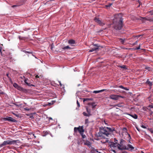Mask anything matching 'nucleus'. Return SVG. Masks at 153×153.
<instances>
[{"label":"nucleus","instance_id":"nucleus-1","mask_svg":"<svg viewBox=\"0 0 153 153\" xmlns=\"http://www.w3.org/2000/svg\"><path fill=\"white\" fill-rule=\"evenodd\" d=\"M122 16L121 14H116L114 18L113 19V25L114 28L116 30H120L123 26L122 18Z\"/></svg>","mask_w":153,"mask_h":153},{"label":"nucleus","instance_id":"nucleus-2","mask_svg":"<svg viewBox=\"0 0 153 153\" xmlns=\"http://www.w3.org/2000/svg\"><path fill=\"white\" fill-rule=\"evenodd\" d=\"M124 142V140L121 139L120 140V144L112 142L110 144V147L111 148H117L119 149L120 150H124V149H127L126 146L123 145V143Z\"/></svg>","mask_w":153,"mask_h":153},{"label":"nucleus","instance_id":"nucleus-3","mask_svg":"<svg viewBox=\"0 0 153 153\" xmlns=\"http://www.w3.org/2000/svg\"><path fill=\"white\" fill-rule=\"evenodd\" d=\"M17 141V140H7L4 141L2 144L0 145V146L1 147H2L7 145L14 144L16 143Z\"/></svg>","mask_w":153,"mask_h":153},{"label":"nucleus","instance_id":"nucleus-4","mask_svg":"<svg viewBox=\"0 0 153 153\" xmlns=\"http://www.w3.org/2000/svg\"><path fill=\"white\" fill-rule=\"evenodd\" d=\"M100 132L108 137L110 134V133L108 132L107 129L105 127H101L100 129Z\"/></svg>","mask_w":153,"mask_h":153},{"label":"nucleus","instance_id":"nucleus-5","mask_svg":"<svg viewBox=\"0 0 153 153\" xmlns=\"http://www.w3.org/2000/svg\"><path fill=\"white\" fill-rule=\"evenodd\" d=\"M83 126H79L78 127H75L74 129V131L76 132L78 131L81 135L83 134L84 130L83 129Z\"/></svg>","mask_w":153,"mask_h":153},{"label":"nucleus","instance_id":"nucleus-6","mask_svg":"<svg viewBox=\"0 0 153 153\" xmlns=\"http://www.w3.org/2000/svg\"><path fill=\"white\" fill-rule=\"evenodd\" d=\"M20 1V2L12 6H11L12 8L14 9H18V7H19V6L22 4L24 3L25 1L24 0H21Z\"/></svg>","mask_w":153,"mask_h":153},{"label":"nucleus","instance_id":"nucleus-7","mask_svg":"<svg viewBox=\"0 0 153 153\" xmlns=\"http://www.w3.org/2000/svg\"><path fill=\"white\" fill-rule=\"evenodd\" d=\"M120 97L123 98V97L120 95L115 94H111L109 96L110 99L115 100H118Z\"/></svg>","mask_w":153,"mask_h":153},{"label":"nucleus","instance_id":"nucleus-8","mask_svg":"<svg viewBox=\"0 0 153 153\" xmlns=\"http://www.w3.org/2000/svg\"><path fill=\"white\" fill-rule=\"evenodd\" d=\"M95 22L97 23L100 26H103L105 24V23L102 21L99 18L95 17L94 19Z\"/></svg>","mask_w":153,"mask_h":153},{"label":"nucleus","instance_id":"nucleus-9","mask_svg":"<svg viewBox=\"0 0 153 153\" xmlns=\"http://www.w3.org/2000/svg\"><path fill=\"white\" fill-rule=\"evenodd\" d=\"M4 120L5 121H8L11 122H16V120L13 119L11 117H6L4 118Z\"/></svg>","mask_w":153,"mask_h":153},{"label":"nucleus","instance_id":"nucleus-10","mask_svg":"<svg viewBox=\"0 0 153 153\" xmlns=\"http://www.w3.org/2000/svg\"><path fill=\"white\" fill-rule=\"evenodd\" d=\"M126 147L127 149H126V150H132L134 149V147L130 144H128L127 145V147Z\"/></svg>","mask_w":153,"mask_h":153},{"label":"nucleus","instance_id":"nucleus-11","mask_svg":"<svg viewBox=\"0 0 153 153\" xmlns=\"http://www.w3.org/2000/svg\"><path fill=\"white\" fill-rule=\"evenodd\" d=\"M94 46H96L97 47L96 48H92L89 51V52H92L93 51H96L98 49V46H97V45L96 44L94 45Z\"/></svg>","mask_w":153,"mask_h":153},{"label":"nucleus","instance_id":"nucleus-12","mask_svg":"<svg viewBox=\"0 0 153 153\" xmlns=\"http://www.w3.org/2000/svg\"><path fill=\"white\" fill-rule=\"evenodd\" d=\"M108 139L106 138L101 139V142L103 143H105L108 142Z\"/></svg>","mask_w":153,"mask_h":153},{"label":"nucleus","instance_id":"nucleus-13","mask_svg":"<svg viewBox=\"0 0 153 153\" xmlns=\"http://www.w3.org/2000/svg\"><path fill=\"white\" fill-rule=\"evenodd\" d=\"M106 128L107 129V130L108 132H112L115 131V129L114 128H111L109 127H106Z\"/></svg>","mask_w":153,"mask_h":153},{"label":"nucleus","instance_id":"nucleus-14","mask_svg":"<svg viewBox=\"0 0 153 153\" xmlns=\"http://www.w3.org/2000/svg\"><path fill=\"white\" fill-rule=\"evenodd\" d=\"M105 89H102L100 90L99 91H93V93L95 94H98L100 92H103L104 91H105Z\"/></svg>","mask_w":153,"mask_h":153},{"label":"nucleus","instance_id":"nucleus-15","mask_svg":"<svg viewBox=\"0 0 153 153\" xmlns=\"http://www.w3.org/2000/svg\"><path fill=\"white\" fill-rule=\"evenodd\" d=\"M123 132H122V134L124 132L126 134H127L129 136V137H130V138H131L130 135L129 134H128V133L127 132V129L126 128H123Z\"/></svg>","mask_w":153,"mask_h":153},{"label":"nucleus","instance_id":"nucleus-16","mask_svg":"<svg viewBox=\"0 0 153 153\" xmlns=\"http://www.w3.org/2000/svg\"><path fill=\"white\" fill-rule=\"evenodd\" d=\"M91 153H95L96 152H98L97 151V149L92 148L91 150Z\"/></svg>","mask_w":153,"mask_h":153},{"label":"nucleus","instance_id":"nucleus-17","mask_svg":"<svg viewBox=\"0 0 153 153\" xmlns=\"http://www.w3.org/2000/svg\"><path fill=\"white\" fill-rule=\"evenodd\" d=\"M83 115L85 116L89 117L91 115V114L89 113H87L86 112H84L83 113Z\"/></svg>","mask_w":153,"mask_h":153},{"label":"nucleus","instance_id":"nucleus-18","mask_svg":"<svg viewBox=\"0 0 153 153\" xmlns=\"http://www.w3.org/2000/svg\"><path fill=\"white\" fill-rule=\"evenodd\" d=\"M68 43L69 44H75V41L73 40H70L68 41Z\"/></svg>","mask_w":153,"mask_h":153},{"label":"nucleus","instance_id":"nucleus-19","mask_svg":"<svg viewBox=\"0 0 153 153\" xmlns=\"http://www.w3.org/2000/svg\"><path fill=\"white\" fill-rule=\"evenodd\" d=\"M129 115H130L133 118H134L135 119H137V115L136 114H134L133 115H131L130 114H129Z\"/></svg>","mask_w":153,"mask_h":153},{"label":"nucleus","instance_id":"nucleus-20","mask_svg":"<svg viewBox=\"0 0 153 153\" xmlns=\"http://www.w3.org/2000/svg\"><path fill=\"white\" fill-rule=\"evenodd\" d=\"M54 102H55L54 101H52L51 102H48L47 104H46V105H43L44 106V107H45V106L46 105H52V104H53L54 103Z\"/></svg>","mask_w":153,"mask_h":153},{"label":"nucleus","instance_id":"nucleus-21","mask_svg":"<svg viewBox=\"0 0 153 153\" xmlns=\"http://www.w3.org/2000/svg\"><path fill=\"white\" fill-rule=\"evenodd\" d=\"M112 5V3H109L108 4L105 5L106 9H109V7Z\"/></svg>","mask_w":153,"mask_h":153},{"label":"nucleus","instance_id":"nucleus-22","mask_svg":"<svg viewBox=\"0 0 153 153\" xmlns=\"http://www.w3.org/2000/svg\"><path fill=\"white\" fill-rule=\"evenodd\" d=\"M85 144L87 145L89 147L91 146V143L89 141H87L85 143Z\"/></svg>","mask_w":153,"mask_h":153},{"label":"nucleus","instance_id":"nucleus-23","mask_svg":"<svg viewBox=\"0 0 153 153\" xmlns=\"http://www.w3.org/2000/svg\"><path fill=\"white\" fill-rule=\"evenodd\" d=\"M119 67L120 68H121L124 69H127L125 65H123L122 66L120 65L119 66Z\"/></svg>","mask_w":153,"mask_h":153},{"label":"nucleus","instance_id":"nucleus-24","mask_svg":"<svg viewBox=\"0 0 153 153\" xmlns=\"http://www.w3.org/2000/svg\"><path fill=\"white\" fill-rule=\"evenodd\" d=\"M146 83L148 84L149 86H152V84L151 82L149 81L148 80H147L146 82Z\"/></svg>","mask_w":153,"mask_h":153},{"label":"nucleus","instance_id":"nucleus-25","mask_svg":"<svg viewBox=\"0 0 153 153\" xmlns=\"http://www.w3.org/2000/svg\"><path fill=\"white\" fill-rule=\"evenodd\" d=\"M13 86L16 88H17L18 86H19V85L17 84H16V83H15L13 84Z\"/></svg>","mask_w":153,"mask_h":153},{"label":"nucleus","instance_id":"nucleus-26","mask_svg":"<svg viewBox=\"0 0 153 153\" xmlns=\"http://www.w3.org/2000/svg\"><path fill=\"white\" fill-rule=\"evenodd\" d=\"M64 50H66L70 48V47L68 46L62 48Z\"/></svg>","mask_w":153,"mask_h":153},{"label":"nucleus","instance_id":"nucleus-27","mask_svg":"<svg viewBox=\"0 0 153 153\" xmlns=\"http://www.w3.org/2000/svg\"><path fill=\"white\" fill-rule=\"evenodd\" d=\"M22 88H23L22 87L19 85L17 89L19 90L22 91Z\"/></svg>","mask_w":153,"mask_h":153},{"label":"nucleus","instance_id":"nucleus-28","mask_svg":"<svg viewBox=\"0 0 153 153\" xmlns=\"http://www.w3.org/2000/svg\"><path fill=\"white\" fill-rule=\"evenodd\" d=\"M22 91L25 93H27L28 92V90H27L23 88H22Z\"/></svg>","mask_w":153,"mask_h":153},{"label":"nucleus","instance_id":"nucleus-29","mask_svg":"<svg viewBox=\"0 0 153 153\" xmlns=\"http://www.w3.org/2000/svg\"><path fill=\"white\" fill-rule=\"evenodd\" d=\"M87 111L88 113L91 114V110L89 109L88 108H86Z\"/></svg>","mask_w":153,"mask_h":153},{"label":"nucleus","instance_id":"nucleus-30","mask_svg":"<svg viewBox=\"0 0 153 153\" xmlns=\"http://www.w3.org/2000/svg\"><path fill=\"white\" fill-rule=\"evenodd\" d=\"M23 52H24L25 53H28L32 54V52L31 51H24Z\"/></svg>","mask_w":153,"mask_h":153},{"label":"nucleus","instance_id":"nucleus-31","mask_svg":"<svg viewBox=\"0 0 153 153\" xmlns=\"http://www.w3.org/2000/svg\"><path fill=\"white\" fill-rule=\"evenodd\" d=\"M148 13L151 15H153V10H151L149 12H147Z\"/></svg>","mask_w":153,"mask_h":153},{"label":"nucleus","instance_id":"nucleus-32","mask_svg":"<svg viewBox=\"0 0 153 153\" xmlns=\"http://www.w3.org/2000/svg\"><path fill=\"white\" fill-rule=\"evenodd\" d=\"M125 39H120V42H121L122 44H123L125 42Z\"/></svg>","mask_w":153,"mask_h":153},{"label":"nucleus","instance_id":"nucleus-33","mask_svg":"<svg viewBox=\"0 0 153 153\" xmlns=\"http://www.w3.org/2000/svg\"><path fill=\"white\" fill-rule=\"evenodd\" d=\"M115 106H117L118 107H121L122 106H123V105H121V104H118L117 105H114Z\"/></svg>","mask_w":153,"mask_h":153},{"label":"nucleus","instance_id":"nucleus-34","mask_svg":"<svg viewBox=\"0 0 153 153\" xmlns=\"http://www.w3.org/2000/svg\"><path fill=\"white\" fill-rule=\"evenodd\" d=\"M89 123L88 119H86L85 120V124H87Z\"/></svg>","mask_w":153,"mask_h":153},{"label":"nucleus","instance_id":"nucleus-35","mask_svg":"<svg viewBox=\"0 0 153 153\" xmlns=\"http://www.w3.org/2000/svg\"><path fill=\"white\" fill-rule=\"evenodd\" d=\"M148 129L149 131L150 132L152 133H153V130L152 128H148Z\"/></svg>","mask_w":153,"mask_h":153},{"label":"nucleus","instance_id":"nucleus-36","mask_svg":"<svg viewBox=\"0 0 153 153\" xmlns=\"http://www.w3.org/2000/svg\"><path fill=\"white\" fill-rule=\"evenodd\" d=\"M96 106V105H95V103H92V104H91V106H92V107L93 108H94Z\"/></svg>","mask_w":153,"mask_h":153},{"label":"nucleus","instance_id":"nucleus-37","mask_svg":"<svg viewBox=\"0 0 153 153\" xmlns=\"http://www.w3.org/2000/svg\"><path fill=\"white\" fill-rule=\"evenodd\" d=\"M119 87L121 88H122V89H124L125 88V87H123V86L122 85H120L119 86Z\"/></svg>","mask_w":153,"mask_h":153},{"label":"nucleus","instance_id":"nucleus-38","mask_svg":"<svg viewBox=\"0 0 153 153\" xmlns=\"http://www.w3.org/2000/svg\"><path fill=\"white\" fill-rule=\"evenodd\" d=\"M77 104L78 107H79L80 105L78 100L77 101Z\"/></svg>","mask_w":153,"mask_h":153},{"label":"nucleus","instance_id":"nucleus-39","mask_svg":"<svg viewBox=\"0 0 153 153\" xmlns=\"http://www.w3.org/2000/svg\"><path fill=\"white\" fill-rule=\"evenodd\" d=\"M148 107L150 108H153V105H149Z\"/></svg>","mask_w":153,"mask_h":153},{"label":"nucleus","instance_id":"nucleus-40","mask_svg":"<svg viewBox=\"0 0 153 153\" xmlns=\"http://www.w3.org/2000/svg\"><path fill=\"white\" fill-rule=\"evenodd\" d=\"M141 126L142 128H146V127L145 126L143 125H142Z\"/></svg>","mask_w":153,"mask_h":153},{"label":"nucleus","instance_id":"nucleus-41","mask_svg":"<svg viewBox=\"0 0 153 153\" xmlns=\"http://www.w3.org/2000/svg\"><path fill=\"white\" fill-rule=\"evenodd\" d=\"M114 142H115V143H117V140L115 138H114Z\"/></svg>","mask_w":153,"mask_h":153},{"label":"nucleus","instance_id":"nucleus-42","mask_svg":"<svg viewBox=\"0 0 153 153\" xmlns=\"http://www.w3.org/2000/svg\"><path fill=\"white\" fill-rule=\"evenodd\" d=\"M140 45H139V47H138L137 48L135 49H137V50L139 49H140Z\"/></svg>","mask_w":153,"mask_h":153},{"label":"nucleus","instance_id":"nucleus-43","mask_svg":"<svg viewBox=\"0 0 153 153\" xmlns=\"http://www.w3.org/2000/svg\"><path fill=\"white\" fill-rule=\"evenodd\" d=\"M4 94V92L0 90V94Z\"/></svg>","mask_w":153,"mask_h":153},{"label":"nucleus","instance_id":"nucleus-44","mask_svg":"<svg viewBox=\"0 0 153 153\" xmlns=\"http://www.w3.org/2000/svg\"><path fill=\"white\" fill-rule=\"evenodd\" d=\"M13 114L15 115L16 117H19V115H18V114H14V113H13Z\"/></svg>","mask_w":153,"mask_h":153},{"label":"nucleus","instance_id":"nucleus-45","mask_svg":"<svg viewBox=\"0 0 153 153\" xmlns=\"http://www.w3.org/2000/svg\"><path fill=\"white\" fill-rule=\"evenodd\" d=\"M1 50H2V48L0 47V52L1 53H2Z\"/></svg>","mask_w":153,"mask_h":153},{"label":"nucleus","instance_id":"nucleus-46","mask_svg":"<svg viewBox=\"0 0 153 153\" xmlns=\"http://www.w3.org/2000/svg\"><path fill=\"white\" fill-rule=\"evenodd\" d=\"M138 2L139 4L137 6L138 7L140 6V1L139 0L138 1Z\"/></svg>","mask_w":153,"mask_h":153},{"label":"nucleus","instance_id":"nucleus-47","mask_svg":"<svg viewBox=\"0 0 153 153\" xmlns=\"http://www.w3.org/2000/svg\"><path fill=\"white\" fill-rule=\"evenodd\" d=\"M121 153H128V152L126 151H124L123 152Z\"/></svg>","mask_w":153,"mask_h":153},{"label":"nucleus","instance_id":"nucleus-48","mask_svg":"<svg viewBox=\"0 0 153 153\" xmlns=\"http://www.w3.org/2000/svg\"><path fill=\"white\" fill-rule=\"evenodd\" d=\"M104 123L106 125H108V124L106 123V122H105V121H104Z\"/></svg>","mask_w":153,"mask_h":153},{"label":"nucleus","instance_id":"nucleus-49","mask_svg":"<svg viewBox=\"0 0 153 153\" xmlns=\"http://www.w3.org/2000/svg\"><path fill=\"white\" fill-rule=\"evenodd\" d=\"M82 136V137L83 138H84L85 137V135H83V134H82V135H81Z\"/></svg>","mask_w":153,"mask_h":153},{"label":"nucleus","instance_id":"nucleus-50","mask_svg":"<svg viewBox=\"0 0 153 153\" xmlns=\"http://www.w3.org/2000/svg\"><path fill=\"white\" fill-rule=\"evenodd\" d=\"M113 152L114 153H116V151L114 150H112Z\"/></svg>","mask_w":153,"mask_h":153},{"label":"nucleus","instance_id":"nucleus-51","mask_svg":"<svg viewBox=\"0 0 153 153\" xmlns=\"http://www.w3.org/2000/svg\"><path fill=\"white\" fill-rule=\"evenodd\" d=\"M124 89V90H128V89H127V88H125L124 89Z\"/></svg>","mask_w":153,"mask_h":153},{"label":"nucleus","instance_id":"nucleus-52","mask_svg":"<svg viewBox=\"0 0 153 153\" xmlns=\"http://www.w3.org/2000/svg\"><path fill=\"white\" fill-rule=\"evenodd\" d=\"M49 120H52V118L51 117H49V119H48Z\"/></svg>","mask_w":153,"mask_h":153},{"label":"nucleus","instance_id":"nucleus-53","mask_svg":"<svg viewBox=\"0 0 153 153\" xmlns=\"http://www.w3.org/2000/svg\"><path fill=\"white\" fill-rule=\"evenodd\" d=\"M25 110H27V111H28V110H29V109L27 108H25Z\"/></svg>","mask_w":153,"mask_h":153},{"label":"nucleus","instance_id":"nucleus-54","mask_svg":"<svg viewBox=\"0 0 153 153\" xmlns=\"http://www.w3.org/2000/svg\"><path fill=\"white\" fill-rule=\"evenodd\" d=\"M6 75H7V76L8 77H9V74H6Z\"/></svg>","mask_w":153,"mask_h":153},{"label":"nucleus","instance_id":"nucleus-55","mask_svg":"<svg viewBox=\"0 0 153 153\" xmlns=\"http://www.w3.org/2000/svg\"><path fill=\"white\" fill-rule=\"evenodd\" d=\"M25 82L26 83V84H28V83L27 82V81H26V80H25Z\"/></svg>","mask_w":153,"mask_h":153},{"label":"nucleus","instance_id":"nucleus-56","mask_svg":"<svg viewBox=\"0 0 153 153\" xmlns=\"http://www.w3.org/2000/svg\"><path fill=\"white\" fill-rule=\"evenodd\" d=\"M36 78L38 77V75H36Z\"/></svg>","mask_w":153,"mask_h":153},{"label":"nucleus","instance_id":"nucleus-57","mask_svg":"<svg viewBox=\"0 0 153 153\" xmlns=\"http://www.w3.org/2000/svg\"><path fill=\"white\" fill-rule=\"evenodd\" d=\"M60 85L61 86V85H62V84H61V83H60Z\"/></svg>","mask_w":153,"mask_h":153},{"label":"nucleus","instance_id":"nucleus-58","mask_svg":"<svg viewBox=\"0 0 153 153\" xmlns=\"http://www.w3.org/2000/svg\"><path fill=\"white\" fill-rule=\"evenodd\" d=\"M137 41L136 42V43H137Z\"/></svg>","mask_w":153,"mask_h":153},{"label":"nucleus","instance_id":"nucleus-59","mask_svg":"<svg viewBox=\"0 0 153 153\" xmlns=\"http://www.w3.org/2000/svg\"><path fill=\"white\" fill-rule=\"evenodd\" d=\"M140 36V35H139V36H138V37H139V36Z\"/></svg>","mask_w":153,"mask_h":153},{"label":"nucleus","instance_id":"nucleus-60","mask_svg":"<svg viewBox=\"0 0 153 153\" xmlns=\"http://www.w3.org/2000/svg\"><path fill=\"white\" fill-rule=\"evenodd\" d=\"M137 130H138V131H139V130H138V129H137Z\"/></svg>","mask_w":153,"mask_h":153},{"label":"nucleus","instance_id":"nucleus-61","mask_svg":"<svg viewBox=\"0 0 153 153\" xmlns=\"http://www.w3.org/2000/svg\"><path fill=\"white\" fill-rule=\"evenodd\" d=\"M37 1V0H36V1Z\"/></svg>","mask_w":153,"mask_h":153},{"label":"nucleus","instance_id":"nucleus-62","mask_svg":"<svg viewBox=\"0 0 153 153\" xmlns=\"http://www.w3.org/2000/svg\"><path fill=\"white\" fill-rule=\"evenodd\" d=\"M83 101H84V102L85 101V100H84Z\"/></svg>","mask_w":153,"mask_h":153}]
</instances>
